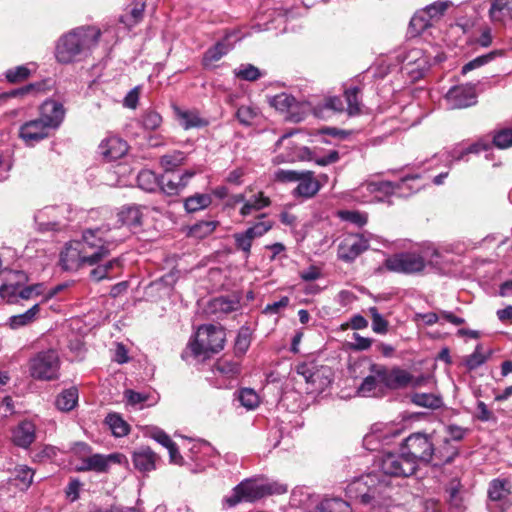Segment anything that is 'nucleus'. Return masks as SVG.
Listing matches in <instances>:
<instances>
[{"label": "nucleus", "mask_w": 512, "mask_h": 512, "mask_svg": "<svg viewBox=\"0 0 512 512\" xmlns=\"http://www.w3.org/2000/svg\"><path fill=\"white\" fill-rule=\"evenodd\" d=\"M125 237L126 233L118 235L107 225L86 229L80 240L71 241L65 246L60 254V264L67 271L93 266L108 257Z\"/></svg>", "instance_id": "obj_1"}, {"label": "nucleus", "mask_w": 512, "mask_h": 512, "mask_svg": "<svg viewBox=\"0 0 512 512\" xmlns=\"http://www.w3.org/2000/svg\"><path fill=\"white\" fill-rule=\"evenodd\" d=\"M100 35L95 27H79L63 35L55 49L57 61L62 64L80 61L97 45Z\"/></svg>", "instance_id": "obj_2"}, {"label": "nucleus", "mask_w": 512, "mask_h": 512, "mask_svg": "<svg viewBox=\"0 0 512 512\" xmlns=\"http://www.w3.org/2000/svg\"><path fill=\"white\" fill-rule=\"evenodd\" d=\"M401 451L408 456L417 467L419 463H430L437 459V464L450 463L457 455L458 450L452 448L449 452L443 453L436 449L431 434L415 432L409 435L401 445Z\"/></svg>", "instance_id": "obj_3"}, {"label": "nucleus", "mask_w": 512, "mask_h": 512, "mask_svg": "<svg viewBox=\"0 0 512 512\" xmlns=\"http://www.w3.org/2000/svg\"><path fill=\"white\" fill-rule=\"evenodd\" d=\"M440 252L433 247L394 254L385 260L386 268L395 273L417 274L424 271L427 265L437 266Z\"/></svg>", "instance_id": "obj_4"}, {"label": "nucleus", "mask_w": 512, "mask_h": 512, "mask_svg": "<svg viewBox=\"0 0 512 512\" xmlns=\"http://www.w3.org/2000/svg\"><path fill=\"white\" fill-rule=\"evenodd\" d=\"M387 489V483L380 480L377 473H368L352 480L345 491L348 498L376 507L385 504Z\"/></svg>", "instance_id": "obj_5"}, {"label": "nucleus", "mask_w": 512, "mask_h": 512, "mask_svg": "<svg viewBox=\"0 0 512 512\" xmlns=\"http://www.w3.org/2000/svg\"><path fill=\"white\" fill-rule=\"evenodd\" d=\"M287 490L285 484L260 479H246L233 489L232 494L225 498V502L232 507L240 502H253L266 495L283 494Z\"/></svg>", "instance_id": "obj_6"}, {"label": "nucleus", "mask_w": 512, "mask_h": 512, "mask_svg": "<svg viewBox=\"0 0 512 512\" xmlns=\"http://www.w3.org/2000/svg\"><path fill=\"white\" fill-rule=\"evenodd\" d=\"M61 360L55 349L34 353L27 362L29 376L36 381H55L60 377Z\"/></svg>", "instance_id": "obj_7"}, {"label": "nucleus", "mask_w": 512, "mask_h": 512, "mask_svg": "<svg viewBox=\"0 0 512 512\" xmlns=\"http://www.w3.org/2000/svg\"><path fill=\"white\" fill-rule=\"evenodd\" d=\"M225 332L220 326L208 324L198 328L195 340L190 343L189 348L196 358H209L212 354L223 349Z\"/></svg>", "instance_id": "obj_8"}, {"label": "nucleus", "mask_w": 512, "mask_h": 512, "mask_svg": "<svg viewBox=\"0 0 512 512\" xmlns=\"http://www.w3.org/2000/svg\"><path fill=\"white\" fill-rule=\"evenodd\" d=\"M296 372L305 380L308 393H321L332 382V372L327 366H317L314 363H300L296 366Z\"/></svg>", "instance_id": "obj_9"}, {"label": "nucleus", "mask_w": 512, "mask_h": 512, "mask_svg": "<svg viewBox=\"0 0 512 512\" xmlns=\"http://www.w3.org/2000/svg\"><path fill=\"white\" fill-rule=\"evenodd\" d=\"M452 2L449 0L436 1L422 10L417 11L410 20V29L415 34H420L433 26L444 16Z\"/></svg>", "instance_id": "obj_10"}, {"label": "nucleus", "mask_w": 512, "mask_h": 512, "mask_svg": "<svg viewBox=\"0 0 512 512\" xmlns=\"http://www.w3.org/2000/svg\"><path fill=\"white\" fill-rule=\"evenodd\" d=\"M489 512H505L512 506L511 483L507 479H493L487 490Z\"/></svg>", "instance_id": "obj_11"}, {"label": "nucleus", "mask_w": 512, "mask_h": 512, "mask_svg": "<svg viewBox=\"0 0 512 512\" xmlns=\"http://www.w3.org/2000/svg\"><path fill=\"white\" fill-rule=\"evenodd\" d=\"M379 467L383 474L394 477H408L417 469L414 462L404 455L403 451L400 454H385Z\"/></svg>", "instance_id": "obj_12"}, {"label": "nucleus", "mask_w": 512, "mask_h": 512, "mask_svg": "<svg viewBox=\"0 0 512 512\" xmlns=\"http://www.w3.org/2000/svg\"><path fill=\"white\" fill-rule=\"evenodd\" d=\"M53 129L49 124L42 121L39 117L29 120L22 124L19 129V137L26 145L33 146L36 143L49 137Z\"/></svg>", "instance_id": "obj_13"}, {"label": "nucleus", "mask_w": 512, "mask_h": 512, "mask_svg": "<svg viewBox=\"0 0 512 512\" xmlns=\"http://www.w3.org/2000/svg\"><path fill=\"white\" fill-rule=\"evenodd\" d=\"M375 372L383 382V386L389 389H401L409 386L412 375L400 368L388 369L383 365H375Z\"/></svg>", "instance_id": "obj_14"}, {"label": "nucleus", "mask_w": 512, "mask_h": 512, "mask_svg": "<svg viewBox=\"0 0 512 512\" xmlns=\"http://www.w3.org/2000/svg\"><path fill=\"white\" fill-rule=\"evenodd\" d=\"M398 434V431L387 425L375 424L363 438V445L367 450L376 451L380 449L382 444H389L390 440Z\"/></svg>", "instance_id": "obj_15"}, {"label": "nucleus", "mask_w": 512, "mask_h": 512, "mask_svg": "<svg viewBox=\"0 0 512 512\" xmlns=\"http://www.w3.org/2000/svg\"><path fill=\"white\" fill-rule=\"evenodd\" d=\"M368 249V241L362 235H349L338 246L339 259L351 262Z\"/></svg>", "instance_id": "obj_16"}, {"label": "nucleus", "mask_w": 512, "mask_h": 512, "mask_svg": "<svg viewBox=\"0 0 512 512\" xmlns=\"http://www.w3.org/2000/svg\"><path fill=\"white\" fill-rule=\"evenodd\" d=\"M449 108L461 109L476 103L475 90L471 86H455L446 94Z\"/></svg>", "instance_id": "obj_17"}, {"label": "nucleus", "mask_w": 512, "mask_h": 512, "mask_svg": "<svg viewBox=\"0 0 512 512\" xmlns=\"http://www.w3.org/2000/svg\"><path fill=\"white\" fill-rule=\"evenodd\" d=\"M195 171L187 170L183 174L166 173L160 178V187L167 195H177L188 185Z\"/></svg>", "instance_id": "obj_18"}, {"label": "nucleus", "mask_w": 512, "mask_h": 512, "mask_svg": "<svg viewBox=\"0 0 512 512\" xmlns=\"http://www.w3.org/2000/svg\"><path fill=\"white\" fill-rule=\"evenodd\" d=\"M298 185L292 191L295 198H313L321 189L320 182L315 178L314 172L310 170L301 171Z\"/></svg>", "instance_id": "obj_19"}, {"label": "nucleus", "mask_w": 512, "mask_h": 512, "mask_svg": "<svg viewBox=\"0 0 512 512\" xmlns=\"http://www.w3.org/2000/svg\"><path fill=\"white\" fill-rule=\"evenodd\" d=\"M28 278L22 271H9L5 277V282L0 286V297L7 302H15L17 291L20 286L27 282Z\"/></svg>", "instance_id": "obj_20"}, {"label": "nucleus", "mask_w": 512, "mask_h": 512, "mask_svg": "<svg viewBox=\"0 0 512 512\" xmlns=\"http://www.w3.org/2000/svg\"><path fill=\"white\" fill-rule=\"evenodd\" d=\"M64 115L65 110L61 103L55 100H46L41 105L39 118L55 130L63 121Z\"/></svg>", "instance_id": "obj_21"}, {"label": "nucleus", "mask_w": 512, "mask_h": 512, "mask_svg": "<svg viewBox=\"0 0 512 512\" xmlns=\"http://www.w3.org/2000/svg\"><path fill=\"white\" fill-rule=\"evenodd\" d=\"M36 438V427L28 420L20 422L12 431L13 443L21 448H28Z\"/></svg>", "instance_id": "obj_22"}, {"label": "nucleus", "mask_w": 512, "mask_h": 512, "mask_svg": "<svg viewBox=\"0 0 512 512\" xmlns=\"http://www.w3.org/2000/svg\"><path fill=\"white\" fill-rule=\"evenodd\" d=\"M489 18L496 24L512 22V0H490Z\"/></svg>", "instance_id": "obj_23"}, {"label": "nucleus", "mask_w": 512, "mask_h": 512, "mask_svg": "<svg viewBox=\"0 0 512 512\" xmlns=\"http://www.w3.org/2000/svg\"><path fill=\"white\" fill-rule=\"evenodd\" d=\"M101 154L108 161L123 157L128 151L127 143L119 137H109L100 145Z\"/></svg>", "instance_id": "obj_24"}, {"label": "nucleus", "mask_w": 512, "mask_h": 512, "mask_svg": "<svg viewBox=\"0 0 512 512\" xmlns=\"http://www.w3.org/2000/svg\"><path fill=\"white\" fill-rule=\"evenodd\" d=\"M158 459L157 454L149 447H140L133 453L134 467L143 473L155 470Z\"/></svg>", "instance_id": "obj_25"}, {"label": "nucleus", "mask_w": 512, "mask_h": 512, "mask_svg": "<svg viewBox=\"0 0 512 512\" xmlns=\"http://www.w3.org/2000/svg\"><path fill=\"white\" fill-rule=\"evenodd\" d=\"M375 365L371 364L369 367V374L363 379L362 383L357 388V393L363 397L376 396L382 389L383 382L375 372Z\"/></svg>", "instance_id": "obj_26"}, {"label": "nucleus", "mask_w": 512, "mask_h": 512, "mask_svg": "<svg viewBox=\"0 0 512 512\" xmlns=\"http://www.w3.org/2000/svg\"><path fill=\"white\" fill-rule=\"evenodd\" d=\"M175 114L180 125L186 130L204 127L208 124V122L201 118L199 113L195 110H182L180 108H175Z\"/></svg>", "instance_id": "obj_27"}, {"label": "nucleus", "mask_w": 512, "mask_h": 512, "mask_svg": "<svg viewBox=\"0 0 512 512\" xmlns=\"http://www.w3.org/2000/svg\"><path fill=\"white\" fill-rule=\"evenodd\" d=\"M94 266H95V268H93L90 271V277L92 280L99 282L104 279L112 278L111 273L115 269L121 268L122 260L120 258H112L103 264L98 262Z\"/></svg>", "instance_id": "obj_28"}, {"label": "nucleus", "mask_w": 512, "mask_h": 512, "mask_svg": "<svg viewBox=\"0 0 512 512\" xmlns=\"http://www.w3.org/2000/svg\"><path fill=\"white\" fill-rule=\"evenodd\" d=\"M270 199L266 197L262 192L252 195L247 199L240 209V215L243 217L251 215L254 211H260L261 209L270 205Z\"/></svg>", "instance_id": "obj_29"}, {"label": "nucleus", "mask_w": 512, "mask_h": 512, "mask_svg": "<svg viewBox=\"0 0 512 512\" xmlns=\"http://www.w3.org/2000/svg\"><path fill=\"white\" fill-rule=\"evenodd\" d=\"M312 512H352L350 504L341 498H326Z\"/></svg>", "instance_id": "obj_30"}, {"label": "nucleus", "mask_w": 512, "mask_h": 512, "mask_svg": "<svg viewBox=\"0 0 512 512\" xmlns=\"http://www.w3.org/2000/svg\"><path fill=\"white\" fill-rule=\"evenodd\" d=\"M142 214L136 206L124 207L118 213V221L125 227H136L141 223Z\"/></svg>", "instance_id": "obj_31"}, {"label": "nucleus", "mask_w": 512, "mask_h": 512, "mask_svg": "<svg viewBox=\"0 0 512 512\" xmlns=\"http://www.w3.org/2000/svg\"><path fill=\"white\" fill-rule=\"evenodd\" d=\"M78 471H95L98 473L106 472V457L102 454H93L83 458L82 465L77 468Z\"/></svg>", "instance_id": "obj_32"}, {"label": "nucleus", "mask_w": 512, "mask_h": 512, "mask_svg": "<svg viewBox=\"0 0 512 512\" xmlns=\"http://www.w3.org/2000/svg\"><path fill=\"white\" fill-rule=\"evenodd\" d=\"M491 356L490 350H484L481 344H478L474 352L464 359L466 368L470 371L477 369L483 365Z\"/></svg>", "instance_id": "obj_33"}, {"label": "nucleus", "mask_w": 512, "mask_h": 512, "mask_svg": "<svg viewBox=\"0 0 512 512\" xmlns=\"http://www.w3.org/2000/svg\"><path fill=\"white\" fill-rule=\"evenodd\" d=\"M240 303L235 298L217 297L210 302V309L213 313L228 314L238 310Z\"/></svg>", "instance_id": "obj_34"}, {"label": "nucleus", "mask_w": 512, "mask_h": 512, "mask_svg": "<svg viewBox=\"0 0 512 512\" xmlns=\"http://www.w3.org/2000/svg\"><path fill=\"white\" fill-rule=\"evenodd\" d=\"M231 45L225 41H220L216 43L212 48L208 49L203 57V64L205 66H210L214 62L220 60L224 55H226L231 50Z\"/></svg>", "instance_id": "obj_35"}, {"label": "nucleus", "mask_w": 512, "mask_h": 512, "mask_svg": "<svg viewBox=\"0 0 512 512\" xmlns=\"http://www.w3.org/2000/svg\"><path fill=\"white\" fill-rule=\"evenodd\" d=\"M78 402V391L76 388L64 390L56 398V407L61 411L72 410Z\"/></svg>", "instance_id": "obj_36"}, {"label": "nucleus", "mask_w": 512, "mask_h": 512, "mask_svg": "<svg viewBox=\"0 0 512 512\" xmlns=\"http://www.w3.org/2000/svg\"><path fill=\"white\" fill-rule=\"evenodd\" d=\"M411 401L417 406L429 409H438L443 404L441 397L432 393H415L411 396Z\"/></svg>", "instance_id": "obj_37"}, {"label": "nucleus", "mask_w": 512, "mask_h": 512, "mask_svg": "<svg viewBox=\"0 0 512 512\" xmlns=\"http://www.w3.org/2000/svg\"><path fill=\"white\" fill-rule=\"evenodd\" d=\"M213 372L220 374L225 378H234L240 373L239 363L228 359H220L215 365Z\"/></svg>", "instance_id": "obj_38"}, {"label": "nucleus", "mask_w": 512, "mask_h": 512, "mask_svg": "<svg viewBox=\"0 0 512 512\" xmlns=\"http://www.w3.org/2000/svg\"><path fill=\"white\" fill-rule=\"evenodd\" d=\"M105 422L116 437H123L129 432V425L116 413L108 414Z\"/></svg>", "instance_id": "obj_39"}, {"label": "nucleus", "mask_w": 512, "mask_h": 512, "mask_svg": "<svg viewBox=\"0 0 512 512\" xmlns=\"http://www.w3.org/2000/svg\"><path fill=\"white\" fill-rule=\"evenodd\" d=\"M40 307L39 304L33 305L30 309H28L26 312L14 315L10 318V326L13 329L20 328L22 326H25L27 324L32 323L36 319V315L39 313Z\"/></svg>", "instance_id": "obj_40"}, {"label": "nucleus", "mask_w": 512, "mask_h": 512, "mask_svg": "<svg viewBox=\"0 0 512 512\" xmlns=\"http://www.w3.org/2000/svg\"><path fill=\"white\" fill-rule=\"evenodd\" d=\"M503 54H504L503 50H494L487 54L478 56V57L474 58L473 60L469 61L468 63H466L462 67V73L466 74L473 69L479 68V67L491 62L495 58L502 56Z\"/></svg>", "instance_id": "obj_41"}, {"label": "nucleus", "mask_w": 512, "mask_h": 512, "mask_svg": "<svg viewBox=\"0 0 512 512\" xmlns=\"http://www.w3.org/2000/svg\"><path fill=\"white\" fill-rule=\"evenodd\" d=\"M211 197L208 194H195L188 197L184 202V207L187 212L192 213L205 209L211 204Z\"/></svg>", "instance_id": "obj_42"}, {"label": "nucleus", "mask_w": 512, "mask_h": 512, "mask_svg": "<svg viewBox=\"0 0 512 512\" xmlns=\"http://www.w3.org/2000/svg\"><path fill=\"white\" fill-rule=\"evenodd\" d=\"M265 214H261L258 218L264 219ZM273 227V222L270 220H260L254 225L248 227L244 232L247 234L252 241L265 235Z\"/></svg>", "instance_id": "obj_43"}, {"label": "nucleus", "mask_w": 512, "mask_h": 512, "mask_svg": "<svg viewBox=\"0 0 512 512\" xmlns=\"http://www.w3.org/2000/svg\"><path fill=\"white\" fill-rule=\"evenodd\" d=\"M138 186L145 191H154L160 186V179L150 170H142L137 176Z\"/></svg>", "instance_id": "obj_44"}, {"label": "nucleus", "mask_w": 512, "mask_h": 512, "mask_svg": "<svg viewBox=\"0 0 512 512\" xmlns=\"http://www.w3.org/2000/svg\"><path fill=\"white\" fill-rule=\"evenodd\" d=\"M360 89L352 87L345 90V99L347 103V112L350 116L357 115L361 112V102L359 100Z\"/></svg>", "instance_id": "obj_45"}, {"label": "nucleus", "mask_w": 512, "mask_h": 512, "mask_svg": "<svg viewBox=\"0 0 512 512\" xmlns=\"http://www.w3.org/2000/svg\"><path fill=\"white\" fill-rule=\"evenodd\" d=\"M15 480L17 481L16 485L19 486L20 489H27L32 481L34 476V471L26 466V465H18L15 467Z\"/></svg>", "instance_id": "obj_46"}, {"label": "nucleus", "mask_w": 512, "mask_h": 512, "mask_svg": "<svg viewBox=\"0 0 512 512\" xmlns=\"http://www.w3.org/2000/svg\"><path fill=\"white\" fill-rule=\"evenodd\" d=\"M217 221H200L189 229V235L195 238H205L210 235L217 227Z\"/></svg>", "instance_id": "obj_47"}, {"label": "nucleus", "mask_w": 512, "mask_h": 512, "mask_svg": "<svg viewBox=\"0 0 512 512\" xmlns=\"http://www.w3.org/2000/svg\"><path fill=\"white\" fill-rule=\"evenodd\" d=\"M185 161V154L181 151H174L161 157L160 163L166 173L173 171Z\"/></svg>", "instance_id": "obj_48"}, {"label": "nucleus", "mask_w": 512, "mask_h": 512, "mask_svg": "<svg viewBox=\"0 0 512 512\" xmlns=\"http://www.w3.org/2000/svg\"><path fill=\"white\" fill-rule=\"evenodd\" d=\"M238 399L242 406L248 410L255 409L259 405V396L251 388H244L240 390Z\"/></svg>", "instance_id": "obj_49"}, {"label": "nucleus", "mask_w": 512, "mask_h": 512, "mask_svg": "<svg viewBox=\"0 0 512 512\" xmlns=\"http://www.w3.org/2000/svg\"><path fill=\"white\" fill-rule=\"evenodd\" d=\"M368 312L372 319V330L377 334H385L388 331V321L378 312L376 307H370Z\"/></svg>", "instance_id": "obj_50"}, {"label": "nucleus", "mask_w": 512, "mask_h": 512, "mask_svg": "<svg viewBox=\"0 0 512 512\" xmlns=\"http://www.w3.org/2000/svg\"><path fill=\"white\" fill-rule=\"evenodd\" d=\"M234 73L236 77L246 81H255L262 76L260 70L252 64L241 65Z\"/></svg>", "instance_id": "obj_51"}, {"label": "nucleus", "mask_w": 512, "mask_h": 512, "mask_svg": "<svg viewBox=\"0 0 512 512\" xmlns=\"http://www.w3.org/2000/svg\"><path fill=\"white\" fill-rule=\"evenodd\" d=\"M233 238L236 249L242 251L245 258H248L251 253V247L253 243L251 238L245 234L244 231L233 234Z\"/></svg>", "instance_id": "obj_52"}, {"label": "nucleus", "mask_w": 512, "mask_h": 512, "mask_svg": "<svg viewBox=\"0 0 512 512\" xmlns=\"http://www.w3.org/2000/svg\"><path fill=\"white\" fill-rule=\"evenodd\" d=\"M146 434L165 448L173 442L169 435L157 426L147 427Z\"/></svg>", "instance_id": "obj_53"}, {"label": "nucleus", "mask_w": 512, "mask_h": 512, "mask_svg": "<svg viewBox=\"0 0 512 512\" xmlns=\"http://www.w3.org/2000/svg\"><path fill=\"white\" fill-rule=\"evenodd\" d=\"M144 8V2H137L135 7L131 10L130 16H122L121 22L127 26H133L137 24L142 19Z\"/></svg>", "instance_id": "obj_54"}, {"label": "nucleus", "mask_w": 512, "mask_h": 512, "mask_svg": "<svg viewBox=\"0 0 512 512\" xmlns=\"http://www.w3.org/2000/svg\"><path fill=\"white\" fill-rule=\"evenodd\" d=\"M257 116V111L251 106H241L236 112V118L243 125L249 126Z\"/></svg>", "instance_id": "obj_55"}, {"label": "nucleus", "mask_w": 512, "mask_h": 512, "mask_svg": "<svg viewBox=\"0 0 512 512\" xmlns=\"http://www.w3.org/2000/svg\"><path fill=\"white\" fill-rule=\"evenodd\" d=\"M295 102L294 97L286 94V93H280L270 100L271 106H273L275 109L284 111L288 108H290L293 103Z\"/></svg>", "instance_id": "obj_56"}, {"label": "nucleus", "mask_w": 512, "mask_h": 512, "mask_svg": "<svg viewBox=\"0 0 512 512\" xmlns=\"http://www.w3.org/2000/svg\"><path fill=\"white\" fill-rule=\"evenodd\" d=\"M338 216L345 221L363 226L367 223V216L357 211L342 210L338 212Z\"/></svg>", "instance_id": "obj_57"}, {"label": "nucleus", "mask_w": 512, "mask_h": 512, "mask_svg": "<svg viewBox=\"0 0 512 512\" xmlns=\"http://www.w3.org/2000/svg\"><path fill=\"white\" fill-rule=\"evenodd\" d=\"M162 123V117L155 111H147L142 116V124L145 129L155 130L160 127Z\"/></svg>", "instance_id": "obj_58"}, {"label": "nucleus", "mask_w": 512, "mask_h": 512, "mask_svg": "<svg viewBox=\"0 0 512 512\" xmlns=\"http://www.w3.org/2000/svg\"><path fill=\"white\" fill-rule=\"evenodd\" d=\"M29 74L30 71L26 66H17L6 72V79L10 83H17L28 78Z\"/></svg>", "instance_id": "obj_59"}, {"label": "nucleus", "mask_w": 512, "mask_h": 512, "mask_svg": "<svg viewBox=\"0 0 512 512\" xmlns=\"http://www.w3.org/2000/svg\"><path fill=\"white\" fill-rule=\"evenodd\" d=\"M301 171L278 169L274 172V180L281 183L297 182Z\"/></svg>", "instance_id": "obj_60"}, {"label": "nucleus", "mask_w": 512, "mask_h": 512, "mask_svg": "<svg viewBox=\"0 0 512 512\" xmlns=\"http://www.w3.org/2000/svg\"><path fill=\"white\" fill-rule=\"evenodd\" d=\"M495 146L501 149L512 146V129H504L495 134L493 138Z\"/></svg>", "instance_id": "obj_61"}, {"label": "nucleus", "mask_w": 512, "mask_h": 512, "mask_svg": "<svg viewBox=\"0 0 512 512\" xmlns=\"http://www.w3.org/2000/svg\"><path fill=\"white\" fill-rule=\"evenodd\" d=\"M44 294V286L43 284H34L30 286H26L17 291V297L22 299H31L34 296H39Z\"/></svg>", "instance_id": "obj_62"}, {"label": "nucleus", "mask_w": 512, "mask_h": 512, "mask_svg": "<svg viewBox=\"0 0 512 512\" xmlns=\"http://www.w3.org/2000/svg\"><path fill=\"white\" fill-rule=\"evenodd\" d=\"M124 397L130 405L136 406L148 400V394L140 393L133 390H126Z\"/></svg>", "instance_id": "obj_63"}, {"label": "nucleus", "mask_w": 512, "mask_h": 512, "mask_svg": "<svg viewBox=\"0 0 512 512\" xmlns=\"http://www.w3.org/2000/svg\"><path fill=\"white\" fill-rule=\"evenodd\" d=\"M395 189V185L389 181L370 182L367 184V190L374 192H384L386 194L392 193Z\"/></svg>", "instance_id": "obj_64"}]
</instances>
